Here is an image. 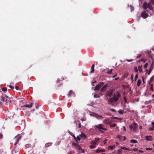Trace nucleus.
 <instances>
[{
  "instance_id": "obj_16",
  "label": "nucleus",
  "mask_w": 154,
  "mask_h": 154,
  "mask_svg": "<svg viewBox=\"0 0 154 154\" xmlns=\"http://www.w3.org/2000/svg\"><path fill=\"white\" fill-rule=\"evenodd\" d=\"M152 127H150L149 128V130L150 131H152L154 129V122H152Z\"/></svg>"
},
{
  "instance_id": "obj_14",
  "label": "nucleus",
  "mask_w": 154,
  "mask_h": 154,
  "mask_svg": "<svg viewBox=\"0 0 154 154\" xmlns=\"http://www.w3.org/2000/svg\"><path fill=\"white\" fill-rule=\"evenodd\" d=\"M8 97L7 95H5V97H2V100L3 102L6 101L7 100V98Z\"/></svg>"
},
{
  "instance_id": "obj_44",
  "label": "nucleus",
  "mask_w": 154,
  "mask_h": 154,
  "mask_svg": "<svg viewBox=\"0 0 154 154\" xmlns=\"http://www.w3.org/2000/svg\"><path fill=\"white\" fill-rule=\"evenodd\" d=\"M124 100L125 102V103H126L127 102V100H126V99L125 98V97H124Z\"/></svg>"
},
{
  "instance_id": "obj_6",
  "label": "nucleus",
  "mask_w": 154,
  "mask_h": 154,
  "mask_svg": "<svg viewBox=\"0 0 154 154\" xmlns=\"http://www.w3.org/2000/svg\"><path fill=\"white\" fill-rule=\"evenodd\" d=\"M20 135L18 134L16 136L14 139V140L16 142L14 143V145H16L17 143L19 141V139L20 138Z\"/></svg>"
},
{
  "instance_id": "obj_21",
  "label": "nucleus",
  "mask_w": 154,
  "mask_h": 154,
  "mask_svg": "<svg viewBox=\"0 0 154 154\" xmlns=\"http://www.w3.org/2000/svg\"><path fill=\"white\" fill-rule=\"evenodd\" d=\"M97 145H91L89 147V148L90 149H93L96 147V146Z\"/></svg>"
},
{
  "instance_id": "obj_34",
  "label": "nucleus",
  "mask_w": 154,
  "mask_h": 154,
  "mask_svg": "<svg viewBox=\"0 0 154 154\" xmlns=\"http://www.w3.org/2000/svg\"><path fill=\"white\" fill-rule=\"evenodd\" d=\"M138 78V74H137L134 77V80L136 81Z\"/></svg>"
},
{
  "instance_id": "obj_60",
  "label": "nucleus",
  "mask_w": 154,
  "mask_h": 154,
  "mask_svg": "<svg viewBox=\"0 0 154 154\" xmlns=\"http://www.w3.org/2000/svg\"><path fill=\"white\" fill-rule=\"evenodd\" d=\"M142 126H139V128L140 129H142Z\"/></svg>"
},
{
  "instance_id": "obj_3",
  "label": "nucleus",
  "mask_w": 154,
  "mask_h": 154,
  "mask_svg": "<svg viewBox=\"0 0 154 154\" xmlns=\"http://www.w3.org/2000/svg\"><path fill=\"white\" fill-rule=\"evenodd\" d=\"M103 125L102 124H99L98 125H95L94 126V128H98L99 129H102L104 131H106L107 129L103 127Z\"/></svg>"
},
{
  "instance_id": "obj_29",
  "label": "nucleus",
  "mask_w": 154,
  "mask_h": 154,
  "mask_svg": "<svg viewBox=\"0 0 154 154\" xmlns=\"http://www.w3.org/2000/svg\"><path fill=\"white\" fill-rule=\"evenodd\" d=\"M116 125V124H112L110 125V127H114Z\"/></svg>"
},
{
  "instance_id": "obj_28",
  "label": "nucleus",
  "mask_w": 154,
  "mask_h": 154,
  "mask_svg": "<svg viewBox=\"0 0 154 154\" xmlns=\"http://www.w3.org/2000/svg\"><path fill=\"white\" fill-rule=\"evenodd\" d=\"M148 65V64L147 63H146L144 66V69H146Z\"/></svg>"
},
{
  "instance_id": "obj_39",
  "label": "nucleus",
  "mask_w": 154,
  "mask_h": 154,
  "mask_svg": "<svg viewBox=\"0 0 154 154\" xmlns=\"http://www.w3.org/2000/svg\"><path fill=\"white\" fill-rule=\"evenodd\" d=\"M94 97L95 98H97L99 97V96L97 95H94Z\"/></svg>"
},
{
  "instance_id": "obj_37",
  "label": "nucleus",
  "mask_w": 154,
  "mask_h": 154,
  "mask_svg": "<svg viewBox=\"0 0 154 154\" xmlns=\"http://www.w3.org/2000/svg\"><path fill=\"white\" fill-rule=\"evenodd\" d=\"M130 7L131 9V11H132L134 10V7L131 5L130 6Z\"/></svg>"
},
{
  "instance_id": "obj_24",
  "label": "nucleus",
  "mask_w": 154,
  "mask_h": 154,
  "mask_svg": "<svg viewBox=\"0 0 154 154\" xmlns=\"http://www.w3.org/2000/svg\"><path fill=\"white\" fill-rule=\"evenodd\" d=\"M80 136L81 137H83L84 138H85L86 137V135L83 133H81V134H80Z\"/></svg>"
},
{
  "instance_id": "obj_31",
  "label": "nucleus",
  "mask_w": 154,
  "mask_h": 154,
  "mask_svg": "<svg viewBox=\"0 0 154 154\" xmlns=\"http://www.w3.org/2000/svg\"><path fill=\"white\" fill-rule=\"evenodd\" d=\"M2 91H5L7 90V88L6 87H4L2 88Z\"/></svg>"
},
{
  "instance_id": "obj_42",
  "label": "nucleus",
  "mask_w": 154,
  "mask_h": 154,
  "mask_svg": "<svg viewBox=\"0 0 154 154\" xmlns=\"http://www.w3.org/2000/svg\"><path fill=\"white\" fill-rule=\"evenodd\" d=\"M134 69L135 70V72H137V67L135 66L134 67Z\"/></svg>"
},
{
  "instance_id": "obj_33",
  "label": "nucleus",
  "mask_w": 154,
  "mask_h": 154,
  "mask_svg": "<svg viewBox=\"0 0 154 154\" xmlns=\"http://www.w3.org/2000/svg\"><path fill=\"white\" fill-rule=\"evenodd\" d=\"M100 138H95V140H94L96 142L99 140Z\"/></svg>"
},
{
  "instance_id": "obj_20",
  "label": "nucleus",
  "mask_w": 154,
  "mask_h": 154,
  "mask_svg": "<svg viewBox=\"0 0 154 154\" xmlns=\"http://www.w3.org/2000/svg\"><path fill=\"white\" fill-rule=\"evenodd\" d=\"M96 114V113L94 112H90V115L91 116H94L95 117Z\"/></svg>"
},
{
  "instance_id": "obj_15",
  "label": "nucleus",
  "mask_w": 154,
  "mask_h": 154,
  "mask_svg": "<svg viewBox=\"0 0 154 154\" xmlns=\"http://www.w3.org/2000/svg\"><path fill=\"white\" fill-rule=\"evenodd\" d=\"M107 86V85H104L101 89V91L102 92H103L105 91L106 89Z\"/></svg>"
},
{
  "instance_id": "obj_49",
  "label": "nucleus",
  "mask_w": 154,
  "mask_h": 154,
  "mask_svg": "<svg viewBox=\"0 0 154 154\" xmlns=\"http://www.w3.org/2000/svg\"><path fill=\"white\" fill-rule=\"evenodd\" d=\"M152 11V13H150V15H152L153 14H154V10H153Z\"/></svg>"
},
{
  "instance_id": "obj_43",
  "label": "nucleus",
  "mask_w": 154,
  "mask_h": 154,
  "mask_svg": "<svg viewBox=\"0 0 154 154\" xmlns=\"http://www.w3.org/2000/svg\"><path fill=\"white\" fill-rule=\"evenodd\" d=\"M141 55V54H138L137 56V58H138L139 57H140V56Z\"/></svg>"
},
{
  "instance_id": "obj_50",
  "label": "nucleus",
  "mask_w": 154,
  "mask_h": 154,
  "mask_svg": "<svg viewBox=\"0 0 154 154\" xmlns=\"http://www.w3.org/2000/svg\"><path fill=\"white\" fill-rule=\"evenodd\" d=\"M81 125L80 123H79V125H78V127L80 128L81 127Z\"/></svg>"
},
{
  "instance_id": "obj_18",
  "label": "nucleus",
  "mask_w": 154,
  "mask_h": 154,
  "mask_svg": "<svg viewBox=\"0 0 154 154\" xmlns=\"http://www.w3.org/2000/svg\"><path fill=\"white\" fill-rule=\"evenodd\" d=\"M115 148V145H112L111 146H109L108 147V149L110 150H112Z\"/></svg>"
},
{
  "instance_id": "obj_55",
  "label": "nucleus",
  "mask_w": 154,
  "mask_h": 154,
  "mask_svg": "<svg viewBox=\"0 0 154 154\" xmlns=\"http://www.w3.org/2000/svg\"><path fill=\"white\" fill-rule=\"evenodd\" d=\"M147 53H148V54H149L150 53V52H151V51H147Z\"/></svg>"
},
{
  "instance_id": "obj_2",
  "label": "nucleus",
  "mask_w": 154,
  "mask_h": 154,
  "mask_svg": "<svg viewBox=\"0 0 154 154\" xmlns=\"http://www.w3.org/2000/svg\"><path fill=\"white\" fill-rule=\"evenodd\" d=\"M152 5H154V0H149L148 3L146 2L144 3L143 5V8L145 9L148 8L150 10H152L153 7Z\"/></svg>"
},
{
  "instance_id": "obj_7",
  "label": "nucleus",
  "mask_w": 154,
  "mask_h": 154,
  "mask_svg": "<svg viewBox=\"0 0 154 154\" xmlns=\"http://www.w3.org/2000/svg\"><path fill=\"white\" fill-rule=\"evenodd\" d=\"M103 85L104 83L103 82H101L98 85H97L96 86L94 90H96L99 89L101 87L103 86Z\"/></svg>"
},
{
  "instance_id": "obj_45",
  "label": "nucleus",
  "mask_w": 154,
  "mask_h": 154,
  "mask_svg": "<svg viewBox=\"0 0 154 154\" xmlns=\"http://www.w3.org/2000/svg\"><path fill=\"white\" fill-rule=\"evenodd\" d=\"M146 149L148 150H152V149L150 148H146Z\"/></svg>"
},
{
  "instance_id": "obj_53",
  "label": "nucleus",
  "mask_w": 154,
  "mask_h": 154,
  "mask_svg": "<svg viewBox=\"0 0 154 154\" xmlns=\"http://www.w3.org/2000/svg\"><path fill=\"white\" fill-rule=\"evenodd\" d=\"M3 138V136L2 134H0V139H2Z\"/></svg>"
},
{
  "instance_id": "obj_35",
  "label": "nucleus",
  "mask_w": 154,
  "mask_h": 154,
  "mask_svg": "<svg viewBox=\"0 0 154 154\" xmlns=\"http://www.w3.org/2000/svg\"><path fill=\"white\" fill-rule=\"evenodd\" d=\"M112 69H110L109 70H108L107 73L109 74L111 73L112 72Z\"/></svg>"
},
{
  "instance_id": "obj_46",
  "label": "nucleus",
  "mask_w": 154,
  "mask_h": 154,
  "mask_svg": "<svg viewBox=\"0 0 154 154\" xmlns=\"http://www.w3.org/2000/svg\"><path fill=\"white\" fill-rule=\"evenodd\" d=\"M137 150H138V149L137 148H134L132 149V150L133 151H137Z\"/></svg>"
},
{
  "instance_id": "obj_30",
  "label": "nucleus",
  "mask_w": 154,
  "mask_h": 154,
  "mask_svg": "<svg viewBox=\"0 0 154 154\" xmlns=\"http://www.w3.org/2000/svg\"><path fill=\"white\" fill-rule=\"evenodd\" d=\"M86 118L85 117H83L81 118V120L82 121H85L86 120Z\"/></svg>"
},
{
  "instance_id": "obj_40",
  "label": "nucleus",
  "mask_w": 154,
  "mask_h": 154,
  "mask_svg": "<svg viewBox=\"0 0 154 154\" xmlns=\"http://www.w3.org/2000/svg\"><path fill=\"white\" fill-rule=\"evenodd\" d=\"M133 60L132 59H130V60H129V59H126V61H128V62H131Z\"/></svg>"
},
{
  "instance_id": "obj_22",
  "label": "nucleus",
  "mask_w": 154,
  "mask_h": 154,
  "mask_svg": "<svg viewBox=\"0 0 154 154\" xmlns=\"http://www.w3.org/2000/svg\"><path fill=\"white\" fill-rule=\"evenodd\" d=\"M141 83V81L140 80V79H139L138 80V82H137V85L138 86H139L140 84Z\"/></svg>"
},
{
  "instance_id": "obj_62",
  "label": "nucleus",
  "mask_w": 154,
  "mask_h": 154,
  "mask_svg": "<svg viewBox=\"0 0 154 154\" xmlns=\"http://www.w3.org/2000/svg\"><path fill=\"white\" fill-rule=\"evenodd\" d=\"M103 142H104V144H105V143H106V140H104L103 141Z\"/></svg>"
},
{
  "instance_id": "obj_9",
  "label": "nucleus",
  "mask_w": 154,
  "mask_h": 154,
  "mask_svg": "<svg viewBox=\"0 0 154 154\" xmlns=\"http://www.w3.org/2000/svg\"><path fill=\"white\" fill-rule=\"evenodd\" d=\"M74 93L71 90L67 94V95H68V96H69V97H70L72 96H74Z\"/></svg>"
},
{
  "instance_id": "obj_26",
  "label": "nucleus",
  "mask_w": 154,
  "mask_h": 154,
  "mask_svg": "<svg viewBox=\"0 0 154 154\" xmlns=\"http://www.w3.org/2000/svg\"><path fill=\"white\" fill-rule=\"evenodd\" d=\"M142 66H138V70L139 72H142Z\"/></svg>"
},
{
  "instance_id": "obj_59",
  "label": "nucleus",
  "mask_w": 154,
  "mask_h": 154,
  "mask_svg": "<svg viewBox=\"0 0 154 154\" xmlns=\"http://www.w3.org/2000/svg\"><path fill=\"white\" fill-rule=\"evenodd\" d=\"M123 128H124V131H125L126 130V128H125V126H123Z\"/></svg>"
},
{
  "instance_id": "obj_5",
  "label": "nucleus",
  "mask_w": 154,
  "mask_h": 154,
  "mask_svg": "<svg viewBox=\"0 0 154 154\" xmlns=\"http://www.w3.org/2000/svg\"><path fill=\"white\" fill-rule=\"evenodd\" d=\"M154 67V62L153 61H152V64L151 65V66L150 67L149 69V70L146 72V73H147L148 75H149L153 69V68Z\"/></svg>"
},
{
  "instance_id": "obj_47",
  "label": "nucleus",
  "mask_w": 154,
  "mask_h": 154,
  "mask_svg": "<svg viewBox=\"0 0 154 154\" xmlns=\"http://www.w3.org/2000/svg\"><path fill=\"white\" fill-rule=\"evenodd\" d=\"M35 106H36V107H35L36 108V109H38V104L37 103H35Z\"/></svg>"
},
{
  "instance_id": "obj_8",
  "label": "nucleus",
  "mask_w": 154,
  "mask_h": 154,
  "mask_svg": "<svg viewBox=\"0 0 154 154\" xmlns=\"http://www.w3.org/2000/svg\"><path fill=\"white\" fill-rule=\"evenodd\" d=\"M149 16L148 14L145 12H142L141 14V17L144 19L146 18Z\"/></svg>"
},
{
  "instance_id": "obj_4",
  "label": "nucleus",
  "mask_w": 154,
  "mask_h": 154,
  "mask_svg": "<svg viewBox=\"0 0 154 154\" xmlns=\"http://www.w3.org/2000/svg\"><path fill=\"white\" fill-rule=\"evenodd\" d=\"M130 127L131 129H133L134 131H137V125L136 123H133L132 125H130Z\"/></svg>"
},
{
  "instance_id": "obj_51",
  "label": "nucleus",
  "mask_w": 154,
  "mask_h": 154,
  "mask_svg": "<svg viewBox=\"0 0 154 154\" xmlns=\"http://www.w3.org/2000/svg\"><path fill=\"white\" fill-rule=\"evenodd\" d=\"M94 69H91V71H90L91 73H92L94 72Z\"/></svg>"
},
{
  "instance_id": "obj_56",
  "label": "nucleus",
  "mask_w": 154,
  "mask_h": 154,
  "mask_svg": "<svg viewBox=\"0 0 154 154\" xmlns=\"http://www.w3.org/2000/svg\"><path fill=\"white\" fill-rule=\"evenodd\" d=\"M111 110L112 111V112H114L115 111V110L114 109H111Z\"/></svg>"
},
{
  "instance_id": "obj_12",
  "label": "nucleus",
  "mask_w": 154,
  "mask_h": 154,
  "mask_svg": "<svg viewBox=\"0 0 154 154\" xmlns=\"http://www.w3.org/2000/svg\"><path fill=\"white\" fill-rule=\"evenodd\" d=\"M95 117L97 119H101L103 118L102 116H100V115L97 113L96 114V115H95Z\"/></svg>"
},
{
  "instance_id": "obj_19",
  "label": "nucleus",
  "mask_w": 154,
  "mask_h": 154,
  "mask_svg": "<svg viewBox=\"0 0 154 154\" xmlns=\"http://www.w3.org/2000/svg\"><path fill=\"white\" fill-rule=\"evenodd\" d=\"M130 142L133 143H137V141L136 140L132 139L131 140Z\"/></svg>"
},
{
  "instance_id": "obj_11",
  "label": "nucleus",
  "mask_w": 154,
  "mask_h": 154,
  "mask_svg": "<svg viewBox=\"0 0 154 154\" xmlns=\"http://www.w3.org/2000/svg\"><path fill=\"white\" fill-rule=\"evenodd\" d=\"M146 139L147 140L151 141L152 140V137L151 136H146Z\"/></svg>"
},
{
  "instance_id": "obj_17",
  "label": "nucleus",
  "mask_w": 154,
  "mask_h": 154,
  "mask_svg": "<svg viewBox=\"0 0 154 154\" xmlns=\"http://www.w3.org/2000/svg\"><path fill=\"white\" fill-rule=\"evenodd\" d=\"M32 103H31L30 105L26 104L24 106H23L30 108L32 107Z\"/></svg>"
},
{
  "instance_id": "obj_25",
  "label": "nucleus",
  "mask_w": 154,
  "mask_h": 154,
  "mask_svg": "<svg viewBox=\"0 0 154 154\" xmlns=\"http://www.w3.org/2000/svg\"><path fill=\"white\" fill-rule=\"evenodd\" d=\"M91 145H97L96 142L94 141H92L91 142Z\"/></svg>"
},
{
  "instance_id": "obj_23",
  "label": "nucleus",
  "mask_w": 154,
  "mask_h": 154,
  "mask_svg": "<svg viewBox=\"0 0 154 154\" xmlns=\"http://www.w3.org/2000/svg\"><path fill=\"white\" fill-rule=\"evenodd\" d=\"M124 111L122 110H119L118 111V113L120 114H122L124 113Z\"/></svg>"
},
{
  "instance_id": "obj_38",
  "label": "nucleus",
  "mask_w": 154,
  "mask_h": 154,
  "mask_svg": "<svg viewBox=\"0 0 154 154\" xmlns=\"http://www.w3.org/2000/svg\"><path fill=\"white\" fill-rule=\"evenodd\" d=\"M9 86L10 88H11L12 89H13L14 88V87L12 85H9Z\"/></svg>"
},
{
  "instance_id": "obj_57",
  "label": "nucleus",
  "mask_w": 154,
  "mask_h": 154,
  "mask_svg": "<svg viewBox=\"0 0 154 154\" xmlns=\"http://www.w3.org/2000/svg\"><path fill=\"white\" fill-rule=\"evenodd\" d=\"M139 152L141 153H143V151L142 150H139Z\"/></svg>"
},
{
  "instance_id": "obj_54",
  "label": "nucleus",
  "mask_w": 154,
  "mask_h": 154,
  "mask_svg": "<svg viewBox=\"0 0 154 154\" xmlns=\"http://www.w3.org/2000/svg\"><path fill=\"white\" fill-rule=\"evenodd\" d=\"M124 108L126 109H128V107L126 108L125 106V105L124 106Z\"/></svg>"
},
{
  "instance_id": "obj_1",
  "label": "nucleus",
  "mask_w": 154,
  "mask_h": 154,
  "mask_svg": "<svg viewBox=\"0 0 154 154\" xmlns=\"http://www.w3.org/2000/svg\"><path fill=\"white\" fill-rule=\"evenodd\" d=\"M120 96V94L118 92H115L113 95V97L110 98L108 100L109 103L112 105H114V102L117 101Z\"/></svg>"
},
{
  "instance_id": "obj_58",
  "label": "nucleus",
  "mask_w": 154,
  "mask_h": 154,
  "mask_svg": "<svg viewBox=\"0 0 154 154\" xmlns=\"http://www.w3.org/2000/svg\"><path fill=\"white\" fill-rule=\"evenodd\" d=\"M72 136L73 137H74V138H75V135L73 134H72Z\"/></svg>"
},
{
  "instance_id": "obj_52",
  "label": "nucleus",
  "mask_w": 154,
  "mask_h": 154,
  "mask_svg": "<svg viewBox=\"0 0 154 154\" xmlns=\"http://www.w3.org/2000/svg\"><path fill=\"white\" fill-rule=\"evenodd\" d=\"M15 88L17 90L18 89L19 87L18 86H15Z\"/></svg>"
},
{
  "instance_id": "obj_48",
  "label": "nucleus",
  "mask_w": 154,
  "mask_h": 154,
  "mask_svg": "<svg viewBox=\"0 0 154 154\" xmlns=\"http://www.w3.org/2000/svg\"><path fill=\"white\" fill-rule=\"evenodd\" d=\"M150 89L152 91L153 90V86L152 85H151L150 86Z\"/></svg>"
},
{
  "instance_id": "obj_13",
  "label": "nucleus",
  "mask_w": 154,
  "mask_h": 154,
  "mask_svg": "<svg viewBox=\"0 0 154 154\" xmlns=\"http://www.w3.org/2000/svg\"><path fill=\"white\" fill-rule=\"evenodd\" d=\"M113 91L112 90H109V91L108 92V96L109 97L111 96L113 94Z\"/></svg>"
},
{
  "instance_id": "obj_36",
  "label": "nucleus",
  "mask_w": 154,
  "mask_h": 154,
  "mask_svg": "<svg viewBox=\"0 0 154 154\" xmlns=\"http://www.w3.org/2000/svg\"><path fill=\"white\" fill-rule=\"evenodd\" d=\"M106 119H105L103 120V122L104 123H105V124H108V122H106Z\"/></svg>"
},
{
  "instance_id": "obj_41",
  "label": "nucleus",
  "mask_w": 154,
  "mask_h": 154,
  "mask_svg": "<svg viewBox=\"0 0 154 154\" xmlns=\"http://www.w3.org/2000/svg\"><path fill=\"white\" fill-rule=\"evenodd\" d=\"M94 64H93L91 67V69H94Z\"/></svg>"
},
{
  "instance_id": "obj_27",
  "label": "nucleus",
  "mask_w": 154,
  "mask_h": 154,
  "mask_svg": "<svg viewBox=\"0 0 154 154\" xmlns=\"http://www.w3.org/2000/svg\"><path fill=\"white\" fill-rule=\"evenodd\" d=\"M75 139L76 141H79L80 140V138L79 136H77L76 138H75Z\"/></svg>"
},
{
  "instance_id": "obj_32",
  "label": "nucleus",
  "mask_w": 154,
  "mask_h": 154,
  "mask_svg": "<svg viewBox=\"0 0 154 154\" xmlns=\"http://www.w3.org/2000/svg\"><path fill=\"white\" fill-rule=\"evenodd\" d=\"M121 149L125 150H129L128 148H126L125 147H122L121 148Z\"/></svg>"
},
{
  "instance_id": "obj_64",
  "label": "nucleus",
  "mask_w": 154,
  "mask_h": 154,
  "mask_svg": "<svg viewBox=\"0 0 154 154\" xmlns=\"http://www.w3.org/2000/svg\"><path fill=\"white\" fill-rule=\"evenodd\" d=\"M117 75V74H116V75H114V76H113V78H115V77H116V75Z\"/></svg>"
},
{
  "instance_id": "obj_61",
  "label": "nucleus",
  "mask_w": 154,
  "mask_h": 154,
  "mask_svg": "<svg viewBox=\"0 0 154 154\" xmlns=\"http://www.w3.org/2000/svg\"><path fill=\"white\" fill-rule=\"evenodd\" d=\"M59 80H59V79H57V83L59 82Z\"/></svg>"
},
{
  "instance_id": "obj_63",
  "label": "nucleus",
  "mask_w": 154,
  "mask_h": 154,
  "mask_svg": "<svg viewBox=\"0 0 154 154\" xmlns=\"http://www.w3.org/2000/svg\"><path fill=\"white\" fill-rule=\"evenodd\" d=\"M14 112H13V114H12V115L11 116H10V117H12L14 115Z\"/></svg>"
},
{
  "instance_id": "obj_10",
  "label": "nucleus",
  "mask_w": 154,
  "mask_h": 154,
  "mask_svg": "<svg viewBox=\"0 0 154 154\" xmlns=\"http://www.w3.org/2000/svg\"><path fill=\"white\" fill-rule=\"evenodd\" d=\"M105 150L104 149H98L95 150V152H105Z\"/></svg>"
}]
</instances>
